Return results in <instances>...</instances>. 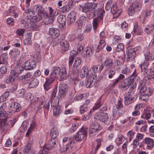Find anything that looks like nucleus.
Here are the masks:
<instances>
[{
    "mask_svg": "<svg viewBox=\"0 0 154 154\" xmlns=\"http://www.w3.org/2000/svg\"><path fill=\"white\" fill-rule=\"evenodd\" d=\"M97 3L92 4L90 3H86L82 7V11L87 12V17L91 19L95 17L97 12V9L95 11V7H97Z\"/></svg>",
    "mask_w": 154,
    "mask_h": 154,
    "instance_id": "f257e3e1",
    "label": "nucleus"
},
{
    "mask_svg": "<svg viewBox=\"0 0 154 154\" xmlns=\"http://www.w3.org/2000/svg\"><path fill=\"white\" fill-rule=\"evenodd\" d=\"M45 8L40 5H37L34 6L33 8L34 12L37 14L36 15V20L39 21L41 20L43 17L48 15V14L45 11Z\"/></svg>",
    "mask_w": 154,
    "mask_h": 154,
    "instance_id": "f03ea898",
    "label": "nucleus"
},
{
    "mask_svg": "<svg viewBox=\"0 0 154 154\" xmlns=\"http://www.w3.org/2000/svg\"><path fill=\"white\" fill-rule=\"evenodd\" d=\"M94 117L95 119L104 122L106 125L109 124L110 123V116L106 113L102 112L97 113L94 115Z\"/></svg>",
    "mask_w": 154,
    "mask_h": 154,
    "instance_id": "7ed1b4c3",
    "label": "nucleus"
},
{
    "mask_svg": "<svg viewBox=\"0 0 154 154\" xmlns=\"http://www.w3.org/2000/svg\"><path fill=\"white\" fill-rule=\"evenodd\" d=\"M142 4L138 1H135L130 5L128 9V14L132 16L136 12L140 11L141 8Z\"/></svg>",
    "mask_w": 154,
    "mask_h": 154,
    "instance_id": "20e7f679",
    "label": "nucleus"
},
{
    "mask_svg": "<svg viewBox=\"0 0 154 154\" xmlns=\"http://www.w3.org/2000/svg\"><path fill=\"white\" fill-rule=\"evenodd\" d=\"M104 12V11L100 8H99L97 9V12L96 15H97L98 17L94 18L93 21V26L94 30L97 29V27L98 26V22L103 19Z\"/></svg>",
    "mask_w": 154,
    "mask_h": 154,
    "instance_id": "39448f33",
    "label": "nucleus"
},
{
    "mask_svg": "<svg viewBox=\"0 0 154 154\" xmlns=\"http://www.w3.org/2000/svg\"><path fill=\"white\" fill-rule=\"evenodd\" d=\"M87 130L88 129L82 128L75 135V140L79 141L83 140L87 134Z\"/></svg>",
    "mask_w": 154,
    "mask_h": 154,
    "instance_id": "423d86ee",
    "label": "nucleus"
},
{
    "mask_svg": "<svg viewBox=\"0 0 154 154\" xmlns=\"http://www.w3.org/2000/svg\"><path fill=\"white\" fill-rule=\"evenodd\" d=\"M58 41L61 46L60 48L61 52H64L69 50V44L67 40L60 38L58 39Z\"/></svg>",
    "mask_w": 154,
    "mask_h": 154,
    "instance_id": "0eeeda50",
    "label": "nucleus"
},
{
    "mask_svg": "<svg viewBox=\"0 0 154 154\" xmlns=\"http://www.w3.org/2000/svg\"><path fill=\"white\" fill-rule=\"evenodd\" d=\"M57 92V88L54 89L51 96V106H56L59 104L58 96H56Z\"/></svg>",
    "mask_w": 154,
    "mask_h": 154,
    "instance_id": "6e6552de",
    "label": "nucleus"
},
{
    "mask_svg": "<svg viewBox=\"0 0 154 154\" xmlns=\"http://www.w3.org/2000/svg\"><path fill=\"white\" fill-rule=\"evenodd\" d=\"M56 77H57L56 76L51 73L50 75L49 78L46 80L45 83L44 84L45 90L48 91L49 89V85L54 81Z\"/></svg>",
    "mask_w": 154,
    "mask_h": 154,
    "instance_id": "1a4fd4ad",
    "label": "nucleus"
},
{
    "mask_svg": "<svg viewBox=\"0 0 154 154\" xmlns=\"http://www.w3.org/2000/svg\"><path fill=\"white\" fill-rule=\"evenodd\" d=\"M136 55V54L134 49L129 48L127 53V61L128 62L132 61L134 59Z\"/></svg>",
    "mask_w": 154,
    "mask_h": 154,
    "instance_id": "9d476101",
    "label": "nucleus"
},
{
    "mask_svg": "<svg viewBox=\"0 0 154 154\" xmlns=\"http://www.w3.org/2000/svg\"><path fill=\"white\" fill-rule=\"evenodd\" d=\"M73 0H71L67 4L64 5L62 7L60 8L58 11L62 13H67L69 11L71 7L72 6Z\"/></svg>",
    "mask_w": 154,
    "mask_h": 154,
    "instance_id": "9b49d317",
    "label": "nucleus"
},
{
    "mask_svg": "<svg viewBox=\"0 0 154 154\" xmlns=\"http://www.w3.org/2000/svg\"><path fill=\"white\" fill-rule=\"evenodd\" d=\"M35 64L36 61L35 60L27 61L25 63L24 68L26 70H30L35 67Z\"/></svg>",
    "mask_w": 154,
    "mask_h": 154,
    "instance_id": "f8f14e48",
    "label": "nucleus"
},
{
    "mask_svg": "<svg viewBox=\"0 0 154 154\" xmlns=\"http://www.w3.org/2000/svg\"><path fill=\"white\" fill-rule=\"evenodd\" d=\"M146 83L143 80H141L139 82V88L140 89V92L141 93H145L147 92V91L149 90L151 92H152L151 89L149 88H147L146 86Z\"/></svg>",
    "mask_w": 154,
    "mask_h": 154,
    "instance_id": "ddd939ff",
    "label": "nucleus"
},
{
    "mask_svg": "<svg viewBox=\"0 0 154 154\" xmlns=\"http://www.w3.org/2000/svg\"><path fill=\"white\" fill-rule=\"evenodd\" d=\"M129 81V79L128 78L122 81L118 85V87L120 88L127 89L131 85Z\"/></svg>",
    "mask_w": 154,
    "mask_h": 154,
    "instance_id": "4468645a",
    "label": "nucleus"
},
{
    "mask_svg": "<svg viewBox=\"0 0 154 154\" xmlns=\"http://www.w3.org/2000/svg\"><path fill=\"white\" fill-rule=\"evenodd\" d=\"M49 32L50 35L54 38H56L59 35L60 32L57 28H50Z\"/></svg>",
    "mask_w": 154,
    "mask_h": 154,
    "instance_id": "2eb2a0df",
    "label": "nucleus"
},
{
    "mask_svg": "<svg viewBox=\"0 0 154 154\" xmlns=\"http://www.w3.org/2000/svg\"><path fill=\"white\" fill-rule=\"evenodd\" d=\"M10 107L11 109L13 112H19L21 109L20 104L16 102L12 103Z\"/></svg>",
    "mask_w": 154,
    "mask_h": 154,
    "instance_id": "dca6fc26",
    "label": "nucleus"
},
{
    "mask_svg": "<svg viewBox=\"0 0 154 154\" xmlns=\"http://www.w3.org/2000/svg\"><path fill=\"white\" fill-rule=\"evenodd\" d=\"M148 66L149 62L146 60L145 61L140 65L141 71L143 72V73L145 75L147 74L148 72V69H149L148 68Z\"/></svg>",
    "mask_w": 154,
    "mask_h": 154,
    "instance_id": "f3484780",
    "label": "nucleus"
},
{
    "mask_svg": "<svg viewBox=\"0 0 154 154\" xmlns=\"http://www.w3.org/2000/svg\"><path fill=\"white\" fill-rule=\"evenodd\" d=\"M76 13L74 11H72L68 14V17L69 19V22L70 24H73L76 20Z\"/></svg>",
    "mask_w": 154,
    "mask_h": 154,
    "instance_id": "a211bd4d",
    "label": "nucleus"
},
{
    "mask_svg": "<svg viewBox=\"0 0 154 154\" xmlns=\"http://www.w3.org/2000/svg\"><path fill=\"white\" fill-rule=\"evenodd\" d=\"M7 119H0V128L3 130H6L9 127V124L6 123Z\"/></svg>",
    "mask_w": 154,
    "mask_h": 154,
    "instance_id": "6ab92c4d",
    "label": "nucleus"
},
{
    "mask_svg": "<svg viewBox=\"0 0 154 154\" xmlns=\"http://www.w3.org/2000/svg\"><path fill=\"white\" fill-rule=\"evenodd\" d=\"M143 142L146 143L149 148L153 147L154 145V140L150 138H146L143 140Z\"/></svg>",
    "mask_w": 154,
    "mask_h": 154,
    "instance_id": "aec40b11",
    "label": "nucleus"
},
{
    "mask_svg": "<svg viewBox=\"0 0 154 154\" xmlns=\"http://www.w3.org/2000/svg\"><path fill=\"white\" fill-rule=\"evenodd\" d=\"M113 63V60L112 59L108 58L106 59L104 62V64L105 65L106 69H111Z\"/></svg>",
    "mask_w": 154,
    "mask_h": 154,
    "instance_id": "412c9836",
    "label": "nucleus"
},
{
    "mask_svg": "<svg viewBox=\"0 0 154 154\" xmlns=\"http://www.w3.org/2000/svg\"><path fill=\"white\" fill-rule=\"evenodd\" d=\"M152 93V92H151L150 91L148 90L147 91V93L141 94L139 98L141 100L146 102L149 99V96H150Z\"/></svg>",
    "mask_w": 154,
    "mask_h": 154,
    "instance_id": "4be33fe9",
    "label": "nucleus"
},
{
    "mask_svg": "<svg viewBox=\"0 0 154 154\" xmlns=\"http://www.w3.org/2000/svg\"><path fill=\"white\" fill-rule=\"evenodd\" d=\"M54 108L53 110V113L54 116L58 117L61 113V107L60 106L57 105L52 106Z\"/></svg>",
    "mask_w": 154,
    "mask_h": 154,
    "instance_id": "5701e85b",
    "label": "nucleus"
},
{
    "mask_svg": "<svg viewBox=\"0 0 154 154\" xmlns=\"http://www.w3.org/2000/svg\"><path fill=\"white\" fill-rule=\"evenodd\" d=\"M58 134V130L56 127H54L51 129L50 135L52 139L55 138Z\"/></svg>",
    "mask_w": 154,
    "mask_h": 154,
    "instance_id": "b1692460",
    "label": "nucleus"
},
{
    "mask_svg": "<svg viewBox=\"0 0 154 154\" xmlns=\"http://www.w3.org/2000/svg\"><path fill=\"white\" fill-rule=\"evenodd\" d=\"M56 141L54 139H52L50 140L48 142L47 145V146L48 147V148L51 149H53L57 146Z\"/></svg>",
    "mask_w": 154,
    "mask_h": 154,
    "instance_id": "393cba45",
    "label": "nucleus"
},
{
    "mask_svg": "<svg viewBox=\"0 0 154 154\" xmlns=\"http://www.w3.org/2000/svg\"><path fill=\"white\" fill-rule=\"evenodd\" d=\"M93 52L94 51L91 48H87L83 55V57L86 59L89 57L92 54Z\"/></svg>",
    "mask_w": 154,
    "mask_h": 154,
    "instance_id": "a878e982",
    "label": "nucleus"
},
{
    "mask_svg": "<svg viewBox=\"0 0 154 154\" xmlns=\"http://www.w3.org/2000/svg\"><path fill=\"white\" fill-rule=\"evenodd\" d=\"M88 71L87 68L83 67L81 70L80 76L82 78H84L85 76L86 78L88 76Z\"/></svg>",
    "mask_w": 154,
    "mask_h": 154,
    "instance_id": "bb28decb",
    "label": "nucleus"
},
{
    "mask_svg": "<svg viewBox=\"0 0 154 154\" xmlns=\"http://www.w3.org/2000/svg\"><path fill=\"white\" fill-rule=\"evenodd\" d=\"M91 128L94 129L97 131H99L102 128V127L100 125L99 123L97 122L92 123L91 125Z\"/></svg>",
    "mask_w": 154,
    "mask_h": 154,
    "instance_id": "cd10ccee",
    "label": "nucleus"
},
{
    "mask_svg": "<svg viewBox=\"0 0 154 154\" xmlns=\"http://www.w3.org/2000/svg\"><path fill=\"white\" fill-rule=\"evenodd\" d=\"M60 74V76H59V77H60V79L62 80L65 79L68 76V75L65 68H63L61 69Z\"/></svg>",
    "mask_w": 154,
    "mask_h": 154,
    "instance_id": "c85d7f7f",
    "label": "nucleus"
},
{
    "mask_svg": "<svg viewBox=\"0 0 154 154\" xmlns=\"http://www.w3.org/2000/svg\"><path fill=\"white\" fill-rule=\"evenodd\" d=\"M53 17L51 16L50 17L48 16H48H45L43 20L44 22H45V24L48 25L51 24L54 21Z\"/></svg>",
    "mask_w": 154,
    "mask_h": 154,
    "instance_id": "c756f323",
    "label": "nucleus"
},
{
    "mask_svg": "<svg viewBox=\"0 0 154 154\" xmlns=\"http://www.w3.org/2000/svg\"><path fill=\"white\" fill-rule=\"evenodd\" d=\"M39 84L38 79L36 78L34 79L29 84V87L31 88H34L37 86Z\"/></svg>",
    "mask_w": 154,
    "mask_h": 154,
    "instance_id": "7c9ffc66",
    "label": "nucleus"
},
{
    "mask_svg": "<svg viewBox=\"0 0 154 154\" xmlns=\"http://www.w3.org/2000/svg\"><path fill=\"white\" fill-rule=\"evenodd\" d=\"M87 78L89 79L94 84L97 79V75L94 73H91Z\"/></svg>",
    "mask_w": 154,
    "mask_h": 154,
    "instance_id": "2f4dec72",
    "label": "nucleus"
},
{
    "mask_svg": "<svg viewBox=\"0 0 154 154\" xmlns=\"http://www.w3.org/2000/svg\"><path fill=\"white\" fill-rule=\"evenodd\" d=\"M124 104L125 105H128L133 103L134 101V97H124Z\"/></svg>",
    "mask_w": 154,
    "mask_h": 154,
    "instance_id": "473e14b6",
    "label": "nucleus"
},
{
    "mask_svg": "<svg viewBox=\"0 0 154 154\" xmlns=\"http://www.w3.org/2000/svg\"><path fill=\"white\" fill-rule=\"evenodd\" d=\"M79 71L78 70L75 69V68L72 72L71 76L72 79L73 80H76L79 77Z\"/></svg>",
    "mask_w": 154,
    "mask_h": 154,
    "instance_id": "72a5a7b5",
    "label": "nucleus"
},
{
    "mask_svg": "<svg viewBox=\"0 0 154 154\" xmlns=\"http://www.w3.org/2000/svg\"><path fill=\"white\" fill-rule=\"evenodd\" d=\"M145 55L147 57L148 59L149 60H152L154 59V51H149Z\"/></svg>",
    "mask_w": 154,
    "mask_h": 154,
    "instance_id": "f704fd0d",
    "label": "nucleus"
},
{
    "mask_svg": "<svg viewBox=\"0 0 154 154\" xmlns=\"http://www.w3.org/2000/svg\"><path fill=\"white\" fill-rule=\"evenodd\" d=\"M123 63L119 60H117L115 62L114 66L117 70L120 69L123 65Z\"/></svg>",
    "mask_w": 154,
    "mask_h": 154,
    "instance_id": "c9c22d12",
    "label": "nucleus"
},
{
    "mask_svg": "<svg viewBox=\"0 0 154 154\" xmlns=\"http://www.w3.org/2000/svg\"><path fill=\"white\" fill-rule=\"evenodd\" d=\"M57 21L60 24L64 23L66 21V16L63 15H60L57 18Z\"/></svg>",
    "mask_w": 154,
    "mask_h": 154,
    "instance_id": "e433bc0d",
    "label": "nucleus"
},
{
    "mask_svg": "<svg viewBox=\"0 0 154 154\" xmlns=\"http://www.w3.org/2000/svg\"><path fill=\"white\" fill-rule=\"evenodd\" d=\"M147 74H149L147 76V78L148 79H154V69L151 68L149 69Z\"/></svg>",
    "mask_w": 154,
    "mask_h": 154,
    "instance_id": "4c0bfd02",
    "label": "nucleus"
},
{
    "mask_svg": "<svg viewBox=\"0 0 154 154\" xmlns=\"http://www.w3.org/2000/svg\"><path fill=\"white\" fill-rule=\"evenodd\" d=\"M138 77L136 71H134L132 74L130 76V79H129V82H131V84L132 83L134 82L135 79H137Z\"/></svg>",
    "mask_w": 154,
    "mask_h": 154,
    "instance_id": "58836bf2",
    "label": "nucleus"
},
{
    "mask_svg": "<svg viewBox=\"0 0 154 154\" xmlns=\"http://www.w3.org/2000/svg\"><path fill=\"white\" fill-rule=\"evenodd\" d=\"M111 12L113 14H117V12L118 11V9L117 8V6L115 3H113L111 7Z\"/></svg>",
    "mask_w": 154,
    "mask_h": 154,
    "instance_id": "ea45409f",
    "label": "nucleus"
},
{
    "mask_svg": "<svg viewBox=\"0 0 154 154\" xmlns=\"http://www.w3.org/2000/svg\"><path fill=\"white\" fill-rule=\"evenodd\" d=\"M106 43L104 40L101 39L100 41V43L97 48V50L100 51L102 50L105 47Z\"/></svg>",
    "mask_w": 154,
    "mask_h": 154,
    "instance_id": "a19ab883",
    "label": "nucleus"
},
{
    "mask_svg": "<svg viewBox=\"0 0 154 154\" xmlns=\"http://www.w3.org/2000/svg\"><path fill=\"white\" fill-rule=\"evenodd\" d=\"M61 71L59 67L55 68L53 70L52 73H53L57 77L60 76V72Z\"/></svg>",
    "mask_w": 154,
    "mask_h": 154,
    "instance_id": "79ce46f5",
    "label": "nucleus"
},
{
    "mask_svg": "<svg viewBox=\"0 0 154 154\" xmlns=\"http://www.w3.org/2000/svg\"><path fill=\"white\" fill-rule=\"evenodd\" d=\"M28 124L26 122H23L20 127L21 131L23 132H24L26 130Z\"/></svg>",
    "mask_w": 154,
    "mask_h": 154,
    "instance_id": "37998d69",
    "label": "nucleus"
},
{
    "mask_svg": "<svg viewBox=\"0 0 154 154\" xmlns=\"http://www.w3.org/2000/svg\"><path fill=\"white\" fill-rule=\"evenodd\" d=\"M81 59L79 57H77L75 58L74 63L73 64L74 69L75 68V67L76 70L77 69V67L80 65L81 62Z\"/></svg>",
    "mask_w": 154,
    "mask_h": 154,
    "instance_id": "c03bdc74",
    "label": "nucleus"
},
{
    "mask_svg": "<svg viewBox=\"0 0 154 154\" xmlns=\"http://www.w3.org/2000/svg\"><path fill=\"white\" fill-rule=\"evenodd\" d=\"M18 75L17 73H16L15 70H12L11 71L9 76L14 81L16 78L17 77Z\"/></svg>",
    "mask_w": 154,
    "mask_h": 154,
    "instance_id": "a18cd8bd",
    "label": "nucleus"
},
{
    "mask_svg": "<svg viewBox=\"0 0 154 154\" xmlns=\"http://www.w3.org/2000/svg\"><path fill=\"white\" fill-rule=\"evenodd\" d=\"M31 36V33H29V34L28 38L24 40V44L26 45H30L32 43V40L30 38V36Z\"/></svg>",
    "mask_w": 154,
    "mask_h": 154,
    "instance_id": "49530a36",
    "label": "nucleus"
},
{
    "mask_svg": "<svg viewBox=\"0 0 154 154\" xmlns=\"http://www.w3.org/2000/svg\"><path fill=\"white\" fill-rule=\"evenodd\" d=\"M4 116L5 119H8V114L6 113L4 111L3 107H1L0 108V117H2Z\"/></svg>",
    "mask_w": 154,
    "mask_h": 154,
    "instance_id": "de8ad7c7",
    "label": "nucleus"
},
{
    "mask_svg": "<svg viewBox=\"0 0 154 154\" xmlns=\"http://www.w3.org/2000/svg\"><path fill=\"white\" fill-rule=\"evenodd\" d=\"M80 110L81 113H83L85 112H87L89 110L88 109V106H85L84 105H82L80 107Z\"/></svg>",
    "mask_w": 154,
    "mask_h": 154,
    "instance_id": "09e8293b",
    "label": "nucleus"
},
{
    "mask_svg": "<svg viewBox=\"0 0 154 154\" xmlns=\"http://www.w3.org/2000/svg\"><path fill=\"white\" fill-rule=\"evenodd\" d=\"M48 9L49 11V14L50 16L53 17L57 16L58 15V13H56L54 12V10L51 7L48 8Z\"/></svg>",
    "mask_w": 154,
    "mask_h": 154,
    "instance_id": "8fccbe9b",
    "label": "nucleus"
},
{
    "mask_svg": "<svg viewBox=\"0 0 154 154\" xmlns=\"http://www.w3.org/2000/svg\"><path fill=\"white\" fill-rule=\"evenodd\" d=\"M113 2L112 0H109L106 2L105 6V9L106 11H108L110 9L111 6L112 5Z\"/></svg>",
    "mask_w": 154,
    "mask_h": 154,
    "instance_id": "3c124183",
    "label": "nucleus"
},
{
    "mask_svg": "<svg viewBox=\"0 0 154 154\" xmlns=\"http://www.w3.org/2000/svg\"><path fill=\"white\" fill-rule=\"evenodd\" d=\"M87 112V113L85 112V113L84 117H83V119L85 120L88 119L91 116V110H88Z\"/></svg>",
    "mask_w": 154,
    "mask_h": 154,
    "instance_id": "603ef678",
    "label": "nucleus"
},
{
    "mask_svg": "<svg viewBox=\"0 0 154 154\" xmlns=\"http://www.w3.org/2000/svg\"><path fill=\"white\" fill-rule=\"evenodd\" d=\"M79 124L77 123H75L72 125V127L70 129V132H74L78 128Z\"/></svg>",
    "mask_w": 154,
    "mask_h": 154,
    "instance_id": "864d4df0",
    "label": "nucleus"
},
{
    "mask_svg": "<svg viewBox=\"0 0 154 154\" xmlns=\"http://www.w3.org/2000/svg\"><path fill=\"white\" fill-rule=\"evenodd\" d=\"M31 57L35 59L34 60H36L37 62H39L41 61V57L39 53L36 54H33L31 55ZM35 61L36 60H35Z\"/></svg>",
    "mask_w": 154,
    "mask_h": 154,
    "instance_id": "5fc2aeb1",
    "label": "nucleus"
},
{
    "mask_svg": "<svg viewBox=\"0 0 154 154\" xmlns=\"http://www.w3.org/2000/svg\"><path fill=\"white\" fill-rule=\"evenodd\" d=\"M85 84L87 88L91 87L94 85V84L91 82L88 78H87V80L85 82Z\"/></svg>",
    "mask_w": 154,
    "mask_h": 154,
    "instance_id": "6e6d98bb",
    "label": "nucleus"
},
{
    "mask_svg": "<svg viewBox=\"0 0 154 154\" xmlns=\"http://www.w3.org/2000/svg\"><path fill=\"white\" fill-rule=\"evenodd\" d=\"M30 145H26L24 148L23 152V154H28L29 152L31 149Z\"/></svg>",
    "mask_w": 154,
    "mask_h": 154,
    "instance_id": "4d7b16f0",
    "label": "nucleus"
},
{
    "mask_svg": "<svg viewBox=\"0 0 154 154\" xmlns=\"http://www.w3.org/2000/svg\"><path fill=\"white\" fill-rule=\"evenodd\" d=\"M66 91H61L59 90L58 94V98L60 99V98H62L63 97L66 95Z\"/></svg>",
    "mask_w": 154,
    "mask_h": 154,
    "instance_id": "13d9d810",
    "label": "nucleus"
},
{
    "mask_svg": "<svg viewBox=\"0 0 154 154\" xmlns=\"http://www.w3.org/2000/svg\"><path fill=\"white\" fill-rule=\"evenodd\" d=\"M124 45L122 43L119 44L118 45L116 49L117 51L119 52L122 51L124 48Z\"/></svg>",
    "mask_w": 154,
    "mask_h": 154,
    "instance_id": "bf43d9fd",
    "label": "nucleus"
},
{
    "mask_svg": "<svg viewBox=\"0 0 154 154\" xmlns=\"http://www.w3.org/2000/svg\"><path fill=\"white\" fill-rule=\"evenodd\" d=\"M59 90L67 91V88L66 85L63 84H60L59 86Z\"/></svg>",
    "mask_w": 154,
    "mask_h": 154,
    "instance_id": "052dcab7",
    "label": "nucleus"
},
{
    "mask_svg": "<svg viewBox=\"0 0 154 154\" xmlns=\"http://www.w3.org/2000/svg\"><path fill=\"white\" fill-rule=\"evenodd\" d=\"M25 29H19L16 31V33L19 36L23 35V33L25 32Z\"/></svg>",
    "mask_w": 154,
    "mask_h": 154,
    "instance_id": "680f3d73",
    "label": "nucleus"
},
{
    "mask_svg": "<svg viewBox=\"0 0 154 154\" xmlns=\"http://www.w3.org/2000/svg\"><path fill=\"white\" fill-rule=\"evenodd\" d=\"M7 70V67L4 65L2 66L0 68V72L2 74H5L6 73Z\"/></svg>",
    "mask_w": 154,
    "mask_h": 154,
    "instance_id": "e2e57ef3",
    "label": "nucleus"
},
{
    "mask_svg": "<svg viewBox=\"0 0 154 154\" xmlns=\"http://www.w3.org/2000/svg\"><path fill=\"white\" fill-rule=\"evenodd\" d=\"M98 132L94 129L91 128V127L89 130V134L90 136L93 137L94 135L97 134L96 132Z\"/></svg>",
    "mask_w": 154,
    "mask_h": 154,
    "instance_id": "0e129e2a",
    "label": "nucleus"
},
{
    "mask_svg": "<svg viewBox=\"0 0 154 154\" xmlns=\"http://www.w3.org/2000/svg\"><path fill=\"white\" fill-rule=\"evenodd\" d=\"M50 149L48 148V147L46 146H44L43 147V150L41 151L40 152L42 153V154H47L48 151Z\"/></svg>",
    "mask_w": 154,
    "mask_h": 154,
    "instance_id": "69168bd1",
    "label": "nucleus"
},
{
    "mask_svg": "<svg viewBox=\"0 0 154 154\" xmlns=\"http://www.w3.org/2000/svg\"><path fill=\"white\" fill-rule=\"evenodd\" d=\"M134 132L130 131H129L128 133V135H129V141H131L132 140L133 137V136L134 135Z\"/></svg>",
    "mask_w": 154,
    "mask_h": 154,
    "instance_id": "338daca9",
    "label": "nucleus"
},
{
    "mask_svg": "<svg viewBox=\"0 0 154 154\" xmlns=\"http://www.w3.org/2000/svg\"><path fill=\"white\" fill-rule=\"evenodd\" d=\"M86 21V19L85 17H82L80 18L79 22L81 26H83L84 25Z\"/></svg>",
    "mask_w": 154,
    "mask_h": 154,
    "instance_id": "774afa93",
    "label": "nucleus"
}]
</instances>
